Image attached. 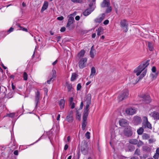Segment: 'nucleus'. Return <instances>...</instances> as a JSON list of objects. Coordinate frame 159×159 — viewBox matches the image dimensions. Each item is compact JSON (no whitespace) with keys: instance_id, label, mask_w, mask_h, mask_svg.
Here are the masks:
<instances>
[{"instance_id":"obj_1","label":"nucleus","mask_w":159,"mask_h":159,"mask_svg":"<svg viewBox=\"0 0 159 159\" xmlns=\"http://www.w3.org/2000/svg\"><path fill=\"white\" fill-rule=\"evenodd\" d=\"M149 64V63L148 61L141 63L134 70V73L137 76L140 75L139 76L140 79L142 78L146 75L147 69L146 68Z\"/></svg>"},{"instance_id":"obj_2","label":"nucleus","mask_w":159,"mask_h":159,"mask_svg":"<svg viewBox=\"0 0 159 159\" xmlns=\"http://www.w3.org/2000/svg\"><path fill=\"white\" fill-rule=\"evenodd\" d=\"M129 24L127 21L125 19L121 20L120 22V27L123 31L125 33L128 31Z\"/></svg>"},{"instance_id":"obj_3","label":"nucleus","mask_w":159,"mask_h":159,"mask_svg":"<svg viewBox=\"0 0 159 159\" xmlns=\"http://www.w3.org/2000/svg\"><path fill=\"white\" fill-rule=\"evenodd\" d=\"M129 95V91L127 89L124 90L118 96V99L119 101H122L124 99L127 98Z\"/></svg>"},{"instance_id":"obj_4","label":"nucleus","mask_w":159,"mask_h":159,"mask_svg":"<svg viewBox=\"0 0 159 159\" xmlns=\"http://www.w3.org/2000/svg\"><path fill=\"white\" fill-rule=\"evenodd\" d=\"M143 125L145 128H147L148 129H151L152 128V125L148 121L147 117L144 116L143 117Z\"/></svg>"},{"instance_id":"obj_5","label":"nucleus","mask_w":159,"mask_h":159,"mask_svg":"<svg viewBox=\"0 0 159 159\" xmlns=\"http://www.w3.org/2000/svg\"><path fill=\"white\" fill-rule=\"evenodd\" d=\"M142 121L141 117L139 116H134L132 120V123L135 125L140 124Z\"/></svg>"},{"instance_id":"obj_6","label":"nucleus","mask_w":159,"mask_h":159,"mask_svg":"<svg viewBox=\"0 0 159 159\" xmlns=\"http://www.w3.org/2000/svg\"><path fill=\"white\" fill-rule=\"evenodd\" d=\"M87 58L86 57H84L80 59L79 62V66L81 68H84L86 64Z\"/></svg>"},{"instance_id":"obj_7","label":"nucleus","mask_w":159,"mask_h":159,"mask_svg":"<svg viewBox=\"0 0 159 159\" xmlns=\"http://www.w3.org/2000/svg\"><path fill=\"white\" fill-rule=\"evenodd\" d=\"M89 7L86 9L83 13V14L85 16H87L90 14L94 10L95 7L94 6L90 4L89 5Z\"/></svg>"},{"instance_id":"obj_8","label":"nucleus","mask_w":159,"mask_h":159,"mask_svg":"<svg viewBox=\"0 0 159 159\" xmlns=\"http://www.w3.org/2000/svg\"><path fill=\"white\" fill-rule=\"evenodd\" d=\"M137 110L132 107L127 108L125 110L126 113L129 115H133L136 113Z\"/></svg>"},{"instance_id":"obj_9","label":"nucleus","mask_w":159,"mask_h":159,"mask_svg":"<svg viewBox=\"0 0 159 159\" xmlns=\"http://www.w3.org/2000/svg\"><path fill=\"white\" fill-rule=\"evenodd\" d=\"M125 135L128 137L130 136L132 134V128L130 126H128L127 128L125 129L124 130Z\"/></svg>"},{"instance_id":"obj_10","label":"nucleus","mask_w":159,"mask_h":159,"mask_svg":"<svg viewBox=\"0 0 159 159\" xmlns=\"http://www.w3.org/2000/svg\"><path fill=\"white\" fill-rule=\"evenodd\" d=\"M105 16V14L103 13L100 15L94 21L96 23H100L104 19Z\"/></svg>"},{"instance_id":"obj_11","label":"nucleus","mask_w":159,"mask_h":159,"mask_svg":"<svg viewBox=\"0 0 159 159\" xmlns=\"http://www.w3.org/2000/svg\"><path fill=\"white\" fill-rule=\"evenodd\" d=\"M56 71L55 70H52V72L51 73V77L49 80H48L47 81V82L48 84H50V82L53 81L54 80L56 77Z\"/></svg>"},{"instance_id":"obj_12","label":"nucleus","mask_w":159,"mask_h":159,"mask_svg":"<svg viewBox=\"0 0 159 159\" xmlns=\"http://www.w3.org/2000/svg\"><path fill=\"white\" fill-rule=\"evenodd\" d=\"M69 101L70 108L71 109L74 108L77 103V101L75 100H74L73 97H70L69 99Z\"/></svg>"},{"instance_id":"obj_13","label":"nucleus","mask_w":159,"mask_h":159,"mask_svg":"<svg viewBox=\"0 0 159 159\" xmlns=\"http://www.w3.org/2000/svg\"><path fill=\"white\" fill-rule=\"evenodd\" d=\"M119 125L122 127H125L128 125L129 123L125 119H122L119 121Z\"/></svg>"},{"instance_id":"obj_14","label":"nucleus","mask_w":159,"mask_h":159,"mask_svg":"<svg viewBox=\"0 0 159 159\" xmlns=\"http://www.w3.org/2000/svg\"><path fill=\"white\" fill-rule=\"evenodd\" d=\"M141 99L143 101L145 102L146 103H148L150 102V96L148 95H144L141 97Z\"/></svg>"},{"instance_id":"obj_15","label":"nucleus","mask_w":159,"mask_h":159,"mask_svg":"<svg viewBox=\"0 0 159 159\" xmlns=\"http://www.w3.org/2000/svg\"><path fill=\"white\" fill-rule=\"evenodd\" d=\"M74 21V17L72 16V15L71 14L69 16L68 22L66 25V27H69Z\"/></svg>"},{"instance_id":"obj_16","label":"nucleus","mask_w":159,"mask_h":159,"mask_svg":"<svg viewBox=\"0 0 159 159\" xmlns=\"http://www.w3.org/2000/svg\"><path fill=\"white\" fill-rule=\"evenodd\" d=\"M150 115L155 120H159V112L154 111Z\"/></svg>"},{"instance_id":"obj_17","label":"nucleus","mask_w":159,"mask_h":159,"mask_svg":"<svg viewBox=\"0 0 159 159\" xmlns=\"http://www.w3.org/2000/svg\"><path fill=\"white\" fill-rule=\"evenodd\" d=\"M129 80L130 82L132 83L133 84H136L137 81L136 80V78L133 75H130L129 78Z\"/></svg>"},{"instance_id":"obj_18","label":"nucleus","mask_w":159,"mask_h":159,"mask_svg":"<svg viewBox=\"0 0 159 159\" xmlns=\"http://www.w3.org/2000/svg\"><path fill=\"white\" fill-rule=\"evenodd\" d=\"M84 101V103L86 104H90L91 101V95L88 94L86 96Z\"/></svg>"},{"instance_id":"obj_19","label":"nucleus","mask_w":159,"mask_h":159,"mask_svg":"<svg viewBox=\"0 0 159 159\" xmlns=\"http://www.w3.org/2000/svg\"><path fill=\"white\" fill-rule=\"evenodd\" d=\"M109 4V1L108 0H103L101 4V6L102 7H104L108 6Z\"/></svg>"},{"instance_id":"obj_20","label":"nucleus","mask_w":159,"mask_h":159,"mask_svg":"<svg viewBox=\"0 0 159 159\" xmlns=\"http://www.w3.org/2000/svg\"><path fill=\"white\" fill-rule=\"evenodd\" d=\"M90 53L91 57L92 58H93L96 54L95 50L94 49L93 46H92L91 47Z\"/></svg>"},{"instance_id":"obj_21","label":"nucleus","mask_w":159,"mask_h":159,"mask_svg":"<svg viewBox=\"0 0 159 159\" xmlns=\"http://www.w3.org/2000/svg\"><path fill=\"white\" fill-rule=\"evenodd\" d=\"M48 3L47 1L44 2L43 7L41 9V11L43 12L44 10H46L48 8Z\"/></svg>"},{"instance_id":"obj_22","label":"nucleus","mask_w":159,"mask_h":159,"mask_svg":"<svg viewBox=\"0 0 159 159\" xmlns=\"http://www.w3.org/2000/svg\"><path fill=\"white\" fill-rule=\"evenodd\" d=\"M85 51L84 50H82L77 54V57L79 59H81L83 57L85 54Z\"/></svg>"},{"instance_id":"obj_23","label":"nucleus","mask_w":159,"mask_h":159,"mask_svg":"<svg viewBox=\"0 0 159 159\" xmlns=\"http://www.w3.org/2000/svg\"><path fill=\"white\" fill-rule=\"evenodd\" d=\"M96 73V70L95 68L94 67H93L91 70V73L89 76L90 78H93L95 75Z\"/></svg>"},{"instance_id":"obj_24","label":"nucleus","mask_w":159,"mask_h":159,"mask_svg":"<svg viewBox=\"0 0 159 159\" xmlns=\"http://www.w3.org/2000/svg\"><path fill=\"white\" fill-rule=\"evenodd\" d=\"M9 148L12 151L16 149V147L14 142H11L9 144Z\"/></svg>"},{"instance_id":"obj_25","label":"nucleus","mask_w":159,"mask_h":159,"mask_svg":"<svg viewBox=\"0 0 159 159\" xmlns=\"http://www.w3.org/2000/svg\"><path fill=\"white\" fill-rule=\"evenodd\" d=\"M65 101L64 99H61L59 102V105L60 108L61 109H63L65 106Z\"/></svg>"},{"instance_id":"obj_26","label":"nucleus","mask_w":159,"mask_h":159,"mask_svg":"<svg viewBox=\"0 0 159 159\" xmlns=\"http://www.w3.org/2000/svg\"><path fill=\"white\" fill-rule=\"evenodd\" d=\"M66 120L70 123L72 122L73 120V119L72 117V114H70L66 117Z\"/></svg>"},{"instance_id":"obj_27","label":"nucleus","mask_w":159,"mask_h":159,"mask_svg":"<svg viewBox=\"0 0 159 159\" xmlns=\"http://www.w3.org/2000/svg\"><path fill=\"white\" fill-rule=\"evenodd\" d=\"M103 30V29L101 27H99L98 28V30L96 31H97V34L98 36H99L101 34H102Z\"/></svg>"},{"instance_id":"obj_28","label":"nucleus","mask_w":159,"mask_h":159,"mask_svg":"<svg viewBox=\"0 0 159 159\" xmlns=\"http://www.w3.org/2000/svg\"><path fill=\"white\" fill-rule=\"evenodd\" d=\"M158 73H152L151 74V77L152 80L156 79L158 75Z\"/></svg>"},{"instance_id":"obj_29","label":"nucleus","mask_w":159,"mask_h":159,"mask_svg":"<svg viewBox=\"0 0 159 159\" xmlns=\"http://www.w3.org/2000/svg\"><path fill=\"white\" fill-rule=\"evenodd\" d=\"M81 113L80 112L78 111H76V118L78 120H80L81 119Z\"/></svg>"},{"instance_id":"obj_30","label":"nucleus","mask_w":159,"mask_h":159,"mask_svg":"<svg viewBox=\"0 0 159 159\" xmlns=\"http://www.w3.org/2000/svg\"><path fill=\"white\" fill-rule=\"evenodd\" d=\"M159 155V148H157L156 150V153L153 156V158L155 159H157Z\"/></svg>"},{"instance_id":"obj_31","label":"nucleus","mask_w":159,"mask_h":159,"mask_svg":"<svg viewBox=\"0 0 159 159\" xmlns=\"http://www.w3.org/2000/svg\"><path fill=\"white\" fill-rule=\"evenodd\" d=\"M40 97V93L39 91H37L36 93L35 101L37 103L39 100Z\"/></svg>"},{"instance_id":"obj_32","label":"nucleus","mask_w":159,"mask_h":159,"mask_svg":"<svg viewBox=\"0 0 159 159\" xmlns=\"http://www.w3.org/2000/svg\"><path fill=\"white\" fill-rule=\"evenodd\" d=\"M77 75L75 73H73L72 74L71 77V80L73 81L75 80L77 78Z\"/></svg>"},{"instance_id":"obj_33","label":"nucleus","mask_w":159,"mask_h":159,"mask_svg":"<svg viewBox=\"0 0 159 159\" xmlns=\"http://www.w3.org/2000/svg\"><path fill=\"white\" fill-rule=\"evenodd\" d=\"M143 127H140L137 130V132L138 134L141 135L143 133Z\"/></svg>"},{"instance_id":"obj_34","label":"nucleus","mask_w":159,"mask_h":159,"mask_svg":"<svg viewBox=\"0 0 159 159\" xmlns=\"http://www.w3.org/2000/svg\"><path fill=\"white\" fill-rule=\"evenodd\" d=\"M87 125V121H82V128L83 130H85Z\"/></svg>"},{"instance_id":"obj_35","label":"nucleus","mask_w":159,"mask_h":159,"mask_svg":"<svg viewBox=\"0 0 159 159\" xmlns=\"http://www.w3.org/2000/svg\"><path fill=\"white\" fill-rule=\"evenodd\" d=\"M84 113L83 116V121H86V120L88 116V112H84Z\"/></svg>"},{"instance_id":"obj_36","label":"nucleus","mask_w":159,"mask_h":159,"mask_svg":"<svg viewBox=\"0 0 159 159\" xmlns=\"http://www.w3.org/2000/svg\"><path fill=\"white\" fill-rule=\"evenodd\" d=\"M138 141L136 139L130 140L129 141V143L134 144H136L138 143Z\"/></svg>"},{"instance_id":"obj_37","label":"nucleus","mask_w":159,"mask_h":159,"mask_svg":"<svg viewBox=\"0 0 159 159\" xmlns=\"http://www.w3.org/2000/svg\"><path fill=\"white\" fill-rule=\"evenodd\" d=\"M148 47L149 49V50L152 51L153 50L152 45L151 43L148 42Z\"/></svg>"},{"instance_id":"obj_38","label":"nucleus","mask_w":159,"mask_h":159,"mask_svg":"<svg viewBox=\"0 0 159 159\" xmlns=\"http://www.w3.org/2000/svg\"><path fill=\"white\" fill-rule=\"evenodd\" d=\"M13 92L12 91L10 90L9 93L6 96L7 98H11L13 97Z\"/></svg>"},{"instance_id":"obj_39","label":"nucleus","mask_w":159,"mask_h":159,"mask_svg":"<svg viewBox=\"0 0 159 159\" xmlns=\"http://www.w3.org/2000/svg\"><path fill=\"white\" fill-rule=\"evenodd\" d=\"M149 137L148 135L146 134H144L142 136L143 139L144 140L148 139Z\"/></svg>"},{"instance_id":"obj_40","label":"nucleus","mask_w":159,"mask_h":159,"mask_svg":"<svg viewBox=\"0 0 159 159\" xmlns=\"http://www.w3.org/2000/svg\"><path fill=\"white\" fill-rule=\"evenodd\" d=\"M107 8L106 10V12L107 13L111 12L112 11V7H111L109 5L107 7Z\"/></svg>"},{"instance_id":"obj_41","label":"nucleus","mask_w":159,"mask_h":159,"mask_svg":"<svg viewBox=\"0 0 159 159\" xmlns=\"http://www.w3.org/2000/svg\"><path fill=\"white\" fill-rule=\"evenodd\" d=\"M67 90L69 92L71 91L72 89V86L70 84H67Z\"/></svg>"},{"instance_id":"obj_42","label":"nucleus","mask_w":159,"mask_h":159,"mask_svg":"<svg viewBox=\"0 0 159 159\" xmlns=\"http://www.w3.org/2000/svg\"><path fill=\"white\" fill-rule=\"evenodd\" d=\"M90 104H86L85 107L84 112H88L89 110V105Z\"/></svg>"},{"instance_id":"obj_43","label":"nucleus","mask_w":159,"mask_h":159,"mask_svg":"<svg viewBox=\"0 0 159 159\" xmlns=\"http://www.w3.org/2000/svg\"><path fill=\"white\" fill-rule=\"evenodd\" d=\"M23 78L25 80H27L28 75L25 72H24L23 73Z\"/></svg>"},{"instance_id":"obj_44","label":"nucleus","mask_w":159,"mask_h":159,"mask_svg":"<svg viewBox=\"0 0 159 159\" xmlns=\"http://www.w3.org/2000/svg\"><path fill=\"white\" fill-rule=\"evenodd\" d=\"M15 115V113H11L9 114H7L6 116H9L10 117L13 118Z\"/></svg>"},{"instance_id":"obj_45","label":"nucleus","mask_w":159,"mask_h":159,"mask_svg":"<svg viewBox=\"0 0 159 159\" xmlns=\"http://www.w3.org/2000/svg\"><path fill=\"white\" fill-rule=\"evenodd\" d=\"M90 133L89 132H87L85 134V137L88 139H89L90 138Z\"/></svg>"},{"instance_id":"obj_46","label":"nucleus","mask_w":159,"mask_h":159,"mask_svg":"<svg viewBox=\"0 0 159 159\" xmlns=\"http://www.w3.org/2000/svg\"><path fill=\"white\" fill-rule=\"evenodd\" d=\"M71 1L74 3H80L82 2L81 0H71Z\"/></svg>"},{"instance_id":"obj_47","label":"nucleus","mask_w":159,"mask_h":159,"mask_svg":"<svg viewBox=\"0 0 159 159\" xmlns=\"http://www.w3.org/2000/svg\"><path fill=\"white\" fill-rule=\"evenodd\" d=\"M81 88V86L80 84H78L77 86V89L78 90H80Z\"/></svg>"},{"instance_id":"obj_48","label":"nucleus","mask_w":159,"mask_h":159,"mask_svg":"<svg viewBox=\"0 0 159 159\" xmlns=\"http://www.w3.org/2000/svg\"><path fill=\"white\" fill-rule=\"evenodd\" d=\"M19 27L20 28V30H22L23 31H25L26 32H27L28 30H27V29L25 28L24 27H21V26H19Z\"/></svg>"},{"instance_id":"obj_49","label":"nucleus","mask_w":159,"mask_h":159,"mask_svg":"<svg viewBox=\"0 0 159 159\" xmlns=\"http://www.w3.org/2000/svg\"><path fill=\"white\" fill-rule=\"evenodd\" d=\"M138 146L139 147H140L143 144V143L141 141H139V142H138Z\"/></svg>"},{"instance_id":"obj_50","label":"nucleus","mask_w":159,"mask_h":159,"mask_svg":"<svg viewBox=\"0 0 159 159\" xmlns=\"http://www.w3.org/2000/svg\"><path fill=\"white\" fill-rule=\"evenodd\" d=\"M152 73H158V72H156V68L155 67L153 66L152 69Z\"/></svg>"},{"instance_id":"obj_51","label":"nucleus","mask_w":159,"mask_h":159,"mask_svg":"<svg viewBox=\"0 0 159 159\" xmlns=\"http://www.w3.org/2000/svg\"><path fill=\"white\" fill-rule=\"evenodd\" d=\"M14 29L12 27H11L10 29L7 31V32L8 33V34L9 33L12 32L13 30Z\"/></svg>"},{"instance_id":"obj_52","label":"nucleus","mask_w":159,"mask_h":159,"mask_svg":"<svg viewBox=\"0 0 159 159\" xmlns=\"http://www.w3.org/2000/svg\"><path fill=\"white\" fill-rule=\"evenodd\" d=\"M109 23V21L108 20H106L103 22V24L105 25H107Z\"/></svg>"},{"instance_id":"obj_53","label":"nucleus","mask_w":159,"mask_h":159,"mask_svg":"<svg viewBox=\"0 0 159 159\" xmlns=\"http://www.w3.org/2000/svg\"><path fill=\"white\" fill-rule=\"evenodd\" d=\"M135 153L137 155H139L140 154V151L139 149H137L135 152Z\"/></svg>"},{"instance_id":"obj_54","label":"nucleus","mask_w":159,"mask_h":159,"mask_svg":"<svg viewBox=\"0 0 159 159\" xmlns=\"http://www.w3.org/2000/svg\"><path fill=\"white\" fill-rule=\"evenodd\" d=\"M57 19L59 20H62L64 19V17L62 16H59L57 17Z\"/></svg>"},{"instance_id":"obj_55","label":"nucleus","mask_w":159,"mask_h":159,"mask_svg":"<svg viewBox=\"0 0 159 159\" xmlns=\"http://www.w3.org/2000/svg\"><path fill=\"white\" fill-rule=\"evenodd\" d=\"M70 136H68L67 137V140L66 141V143H69L70 140Z\"/></svg>"},{"instance_id":"obj_56","label":"nucleus","mask_w":159,"mask_h":159,"mask_svg":"<svg viewBox=\"0 0 159 159\" xmlns=\"http://www.w3.org/2000/svg\"><path fill=\"white\" fill-rule=\"evenodd\" d=\"M44 90L45 92V95H47L48 93V89L47 88H44Z\"/></svg>"},{"instance_id":"obj_57","label":"nucleus","mask_w":159,"mask_h":159,"mask_svg":"<svg viewBox=\"0 0 159 159\" xmlns=\"http://www.w3.org/2000/svg\"><path fill=\"white\" fill-rule=\"evenodd\" d=\"M68 147V145L67 144H65L64 147V150H66L67 149Z\"/></svg>"},{"instance_id":"obj_58","label":"nucleus","mask_w":159,"mask_h":159,"mask_svg":"<svg viewBox=\"0 0 159 159\" xmlns=\"http://www.w3.org/2000/svg\"><path fill=\"white\" fill-rule=\"evenodd\" d=\"M80 17L79 16H77L75 17V19L76 20H80Z\"/></svg>"},{"instance_id":"obj_59","label":"nucleus","mask_w":159,"mask_h":159,"mask_svg":"<svg viewBox=\"0 0 159 159\" xmlns=\"http://www.w3.org/2000/svg\"><path fill=\"white\" fill-rule=\"evenodd\" d=\"M14 155H17L18 154V152L17 150H16L14 152Z\"/></svg>"},{"instance_id":"obj_60","label":"nucleus","mask_w":159,"mask_h":159,"mask_svg":"<svg viewBox=\"0 0 159 159\" xmlns=\"http://www.w3.org/2000/svg\"><path fill=\"white\" fill-rule=\"evenodd\" d=\"M65 30H66L65 28V27H63V28H61V29L60 31L61 32H63L64 31H65Z\"/></svg>"},{"instance_id":"obj_61","label":"nucleus","mask_w":159,"mask_h":159,"mask_svg":"<svg viewBox=\"0 0 159 159\" xmlns=\"http://www.w3.org/2000/svg\"><path fill=\"white\" fill-rule=\"evenodd\" d=\"M1 66H2V67L3 68V69H7V68L5 66H4V65H3V64L2 63L1 65Z\"/></svg>"},{"instance_id":"obj_62","label":"nucleus","mask_w":159,"mask_h":159,"mask_svg":"<svg viewBox=\"0 0 159 159\" xmlns=\"http://www.w3.org/2000/svg\"><path fill=\"white\" fill-rule=\"evenodd\" d=\"M60 114H58L57 116V120L59 121L60 120Z\"/></svg>"},{"instance_id":"obj_63","label":"nucleus","mask_w":159,"mask_h":159,"mask_svg":"<svg viewBox=\"0 0 159 159\" xmlns=\"http://www.w3.org/2000/svg\"><path fill=\"white\" fill-rule=\"evenodd\" d=\"M83 106V102H81V104H80V108L81 109L82 108Z\"/></svg>"},{"instance_id":"obj_64","label":"nucleus","mask_w":159,"mask_h":159,"mask_svg":"<svg viewBox=\"0 0 159 159\" xmlns=\"http://www.w3.org/2000/svg\"><path fill=\"white\" fill-rule=\"evenodd\" d=\"M57 60H56L55 61H54L52 63V64L53 65H55L57 63Z\"/></svg>"}]
</instances>
